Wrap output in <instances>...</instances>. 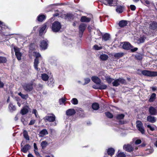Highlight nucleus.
Instances as JSON below:
<instances>
[{"label":"nucleus","mask_w":157,"mask_h":157,"mask_svg":"<svg viewBox=\"0 0 157 157\" xmlns=\"http://www.w3.org/2000/svg\"><path fill=\"white\" fill-rule=\"evenodd\" d=\"M147 128H150L151 130V131H153L155 129L153 127H152L150 125L148 124L147 126Z\"/></svg>","instance_id":"58"},{"label":"nucleus","mask_w":157,"mask_h":157,"mask_svg":"<svg viewBox=\"0 0 157 157\" xmlns=\"http://www.w3.org/2000/svg\"><path fill=\"white\" fill-rule=\"evenodd\" d=\"M18 94L19 96H20L22 99H26L29 97L28 94H22L21 92L19 93Z\"/></svg>","instance_id":"38"},{"label":"nucleus","mask_w":157,"mask_h":157,"mask_svg":"<svg viewBox=\"0 0 157 157\" xmlns=\"http://www.w3.org/2000/svg\"><path fill=\"white\" fill-rule=\"evenodd\" d=\"M92 80L97 84H100L101 83V80L96 76H92L91 78Z\"/></svg>","instance_id":"15"},{"label":"nucleus","mask_w":157,"mask_h":157,"mask_svg":"<svg viewBox=\"0 0 157 157\" xmlns=\"http://www.w3.org/2000/svg\"><path fill=\"white\" fill-rule=\"evenodd\" d=\"M37 150H34V153L37 156H40V155L39 153L37 151Z\"/></svg>","instance_id":"63"},{"label":"nucleus","mask_w":157,"mask_h":157,"mask_svg":"<svg viewBox=\"0 0 157 157\" xmlns=\"http://www.w3.org/2000/svg\"><path fill=\"white\" fill-rule=\"evenodd\" d=\"M21 151L24 153H26L30 149L31 146L29 144H27L23 146L22 143L21 144Z\"/></svg>","instance_id":"10"},{"label":"nucleus","mask_w":157,"mask_h":157,"mask_svg":"<svg viewBox=\"0 0 157 157\" xmlns=\"http://www.w3.org/2000/svg\"><path fill=\"white\" fill-rule=\"evenodd\" d=\"M48 134V132L46 129H44L40 132L39 135L40 137H43Z\"/></svg>","instance_id":"22"},{"label":"nucleus","mask_w":157,"mask_h":157,"mask_svg":"<svg viewBox=\"0 0 157 157\" xmlns=\"http://www.w3.org/2000/svg\"><path fill=\"white\" fill-rule=\"evenodd\" d=\"M21 121L24 125H26L27 124V121L25 120L23 117H21Z\"/></svg>","instance_id":"53"},{"label":"nucleus","mask_w":157,"mask_h":157,"mask_svg":"<svg viewBox=\"0 0 157 157\" xmlns=\"http://www.w3.org/2000/svg\"><path fill=\"white\" fill-rule=\"evenodd\" d=\"M156 98V94L155 93H152L150 96L148 101L150 102H152L155 100Z\"/></svg>","instance_id":"25"},{"label":"nucleus","mask_w":157,"mask_h":157,"mask_svg":"<svg viewBox=\"0 0 157 157\" xmlns=\"http://www.w3.org/2000/svg\"><path fill=\"white\" fill-rule=\"evenodd\" d=\"M154 151V150L153 148L150 147V148H148L146 150L145 153L147 155H149L152 153Z\"/></svg>","instance_id":"40"},{"label":"nucleus","mask_w":157,"mask_h":157,"mask_svg":"<svg viewBox=\"0 0 157 157\" xmlns=\"http://www.w3.org/2000/svg\"><path fill=\"white\" fill-rule=\"evenodd\" d=\"M35 59H39V58L41 57V56L40 54L38 53H35Z\"/></svg>","instance_id":"55"},{"label":"nucleus","mask_w":157,"mask_h":157,"mask_svg":"<svg viewBox=\"0 0 157 157\" xmlns=\"http://www.w3.org/2000/svg\"><path fill=\"white\" fill-rule=\"evenodd\" d=\"M124 55V53L122 52H119L115 53L114 55V57L117 59H118L123 56Z\"/></svg>","instance_id":"33"},{"label":"nucleus","mask_w":157,"mask_h":157,"mask_svg":"<svg viewBox=\"0 0 157 157\" xmlns=\"http://www.w3.org/2000/svg\"><path fill=\"white\" fill-rule=\"evenodd\" d=\"M43 86L41 84H38L36 87V89L37 90H41L43 88Z\"/></svg>","instance_id":"49"},{"label":"nucleus","mask_w":157,"mask_h":157,"mask_svg":"<svg viewBox=\"0 0 157 157\" xmlns=\"http://www.w3.org/2000/svg\"><path fill=\"white\" fill-rule=\"evenodd\" d=\"M145 40V38L144 37L141 36L140 37V38L137 39V43L138 44L143 43L144 42Z\"/></svg>","instance_id":"35"},{"label":"nucleus","mask_w":157,"mask_h":157,"mask_svg":"<svg viewBox=\"0 0 157 157\" xmlns=\"http://www.w3.org/2000/svg\"><path fill=\"white\" fill-rule=\"evenodd\" d=\"M46 18V16L44 14H40L37 17V20L39 22H43Z\"/></svg>","instance_id":"19"},{"label":"nucleus","mask_w":157,"mask_h":157,"mask_svg":"<svg viewBox=\"0 0 157 157\" xmlns=\"http://www.w3.org/2000/svg\"><path fill=\"white\" fill-rule=\"evenodd\" d=\"M41 77L42 79L45 81H48L49 78V76L46 74H43L41 75Z\"/></svg>","instance_id":"31"},{"label":"nucleus","mask_w":157,"mask_h":157,"mask_svg":"<svg viewBox=\"0 0 157 157\" xmlns=\"http://www.w3.org/2000/svg\"><path fill=\"white\" fill-rule=\"evenodd\" d=\"M99 85V90L105 89L107 87V86L102 83H100Z\"/></svg>","instance_id":"39"},{"label":"nucleus","mask_w":157,"mask_h":157,"mask_svg":"<svg viewBox=\"0 0 157 157\" xmlns=\"http://www.w3.org/2000/svg\"><path fill=\"white\" fill-rule=\"evenodd\" d=\"M130 8L131 10L133 11L135 10L136 9V6L134 5H131Z\"/></svg>","instance_id":"59"},{"label":"nucleus","mask_w":157,"mask_h":157,"mask_svg":"<svg viewBox=\"0 0 157 157\" xmlns=\"http://www.w3.org/2000/svg\"><path fill=\"white\" fill-rule=\"evenodd\" d=\"M7 59L6 57L0 56V63H5Z\"/></svg>","instance_id":"44"},{"label":"nucleus","mask_w":157,"mask_h":157,"mask_svg":"<svg viewBox=\"0 0 157 157\" xmlns=\"http://www.w3.org/2000/svg\"><path fill=\"white\" fill-rule=\"evenodd\" d=\"M71 103L75 105H77L78 103V101L76 98H73L71 101Z\"/></svg>","instance_id":"46"},{"label":"nucleus","mask_w":157,"mask_h":157,"mask_svg":"<svg viewBox=\"0 0 157 157\" xmlns=\"http://www.w3.org/2000/svg\"><path fill=\"white\" fill-rule=\"evenodd\" d=\"M128 24L127 21L125 20H121L119 21L118 25L121 27H123L126 26Z\"/></svg>","instance_id":"29"},{"label":"nucleus","mask_w":157,"mask_h":157,"mask_svg":"<svg viewBox=\"0 0 157 157\" xmlns=\"http://www.w3.org/2000/svg\"><path fill=\"white\" fill-rule=\"evenodd\" d=\"M122 48L123 49L126 50H129L131 48H132L131 44L128 42H125L122 45Z\"/></svg>","instance_id":"20"},{"label":"nucleus","mask_w":157,"mask_h":157,"mask_svg":"<svg viewBox=\"0 0 157 157\" xmlns=\"http://www.w3.org/2000/svg\"><path fill=\"white\" fill-rule=\"evenodd\" d=\"M105 115L109 118H112L113 117V114L109 112H107L105 113Z\"/></svg>","instance_id":"45"},{"label":"nucleus","mask_w":157,"mask_h":157,"mask_svg":"<svg viewBox=\"0 0 157 157\" xmlns=\"http://www.w3.org/2000/svg\"><path fill=\"white\" fill-rule=\"evenodd\" d=\"M126 155L124 152H120L118 154L117 157H125Z\"/></svg>","instance_id":"52"},{"label":"nucleus","mask_w":157,"mask_h":157,"mask_svg":"<svg viewBox=\"0 0 157 157\" xmlns=\"http://www.w3.org/2000/svg\"><path fill=\"white\" fill-rule=\"evenodd\" d=\"M43 119L46 122H53L55 121L56 117L53 114H49L45 117Z\"/></svg>","instance_id":"7"},{"label":"nucleus","mask_w":157,"mask_h":157,"mask_svg":"<svg viewBox=\"0 0 157 157\" xmlns=\"http://www.w3.org/2000/svg\"><path fill=\"white\" fill-rule=\"evenodd\" d=\"M48 41L47 39L42 40L40 43V47L42 50H45L48 47Z\"/></svg>","instance_id":"9"},{"label":"nucleus","mask_w":157,"mask_h":157,"mask_svg":"<svg viewBox=\"0 0 157 157\" xmlns=\"http://www.w3.org/2000/svg\"><path fill=\"white\" fill-rule=\"evenodd\" d=\"M20 114H17L14 118V120L15 121H17L19 117Z\"/></svg>","instance_id":"64"},{"label":"nucleus","mask_w":157,"mask_h":157,"mask_svg":"<svg viewBox=\"0 0 157 157\" xmlns=\"http://www.w3.org/2000/svg\"><path fill=\"white\" fill-rule=\"evenodd\" d=\"M66 99L64 98H62L59 99V103L60 105L63 104L66 101Z\"/></svg>","instance_id":"54"},{"label":"nucleus","mask_w":157,"mask_h":157,"mask_svg":"<svg viewBox=\"0 0 157 157\" xmlns=\"http://www.w3.org/2000/svg\"><path fill=\"white\" fill-rule=\"evenodd\" d=\"M76 113L75 110L73 109H70L66 111V114L68 116H71L73 115Z\"/></svg>","instance_id":"14"},{"label":"nucleus","mask_w":157,"mask_h":157,"mask_svg":"<svg viewBox=\"0 0 157 157\" xmlns=\"http://www.w3.org/2000/svg\"><path fill=\"white\" fill-rule=\"evenodd\" d=\"M36 121L34 120H31L30 121L29 124V125H32Z\"/></svg>","instance_id":"60"},{"label":"nucleus","mask_w":157,"mask_h":157,"mask_svg":"<svg viewBox=\"0 0 157 157\" xmlns=\"http://www.w3.org/2000/svg\"><path fill=\"white\" fill-rule=\"evenodd\" d=\"M23 134L24 137L25 139L28 140H29V136L28 135V132L26 130H24Z\"/></svg>","instance_id":"36"},{"label":"nucleus","mask_w":157,"mask_h":157,"mask_svg":"<svg viewBox=\"0 0 157 157\" xmlns=\"http://www.w3.org/2000/svg\"><path fill=\"white\" fill-rule=\"evenodd\" d=\"M124 115L123 114H117L116 116L117 119L120 120L123 119L124 117Z\"/></svg>","instance_id":"43"},{"label":"nucleus","mask_w":157,"mask_h":157,"mask_svg":"<svg viewBox=\"0 0 157 157\" xmlns=\"http://www.w3.org/2000/svg\"><path fill=\"white\" fill-rule=\"evenodd\" d=\"M32 113L35 114L36 118H38L39 117L38 116L37 110L36 109H33L32 111Z\"/></svg>","instance_id":"48"},{"label":"nucleus","mask_w":157,"mask_h":157,"mask_svg":"<svg viewBox=\"0 0 157 157\" xmlns=\"http://www.w3.org/2000/svg\"><path fill=\"white\" fill-rule=\"evenodd\" d=\"M52 60H54V62H56V59L54 57H50L49 59L50 61V62H52Z\"/></svg>","instance_id":"61"},{"label":"nucleus","mask_w":157,"mask_h":157,"mask_svg":"<svg viewBox=\"0 0 157 157\" xmlns=\"http://www.w3.org/2000/svg\"><path fill=\"white\" fill-rule=\"evenodd\" d=\"M61 27L60 23L58 21H55L52 23L51 29L53 32H57L60 30Z\"/></svg>","instance_id":"2"},{"label":"nucleus","mask_w":157,"mask_h":157,"mask_svg":"<svg viewBox=\"0 0 157 157\" xmlns=\"http://www.w3.org/2000/svg\"><path fill=\"white\" fill-rule=\"evenodd\" d=\"M10 29L5 23L0 21V35L7 36L9 35Z\"/></svg>","instance_id":"1"},{"label":"nucleus","mask_w":157,"mask_h":157,"mask_svg":"<svg viewBox=\"0 0 157 157\" xmlns=\"http://www.w3.org/2000/svg\"><path fill=\"white\" fill-rule=\"evenodd\" d=\"M108 58V56L105 54H102L100 56V58L102 60H107Z\"/></svg>","instance_id":"42"},{"label":"nucleus","mask_w":157,"mask_h":157,"mask_svg":"<svg viewBox=\"0 0 157 157\" xmlns=\"http://www.w3.org/2000/svg\"><path fill=\"white\" fill-rule=\"evenodd\" d=\"M116 11L119 13H121L123 12V7L121 6H118L116 9Z\"/></svg>","instance_id":"37"},{"label":"nucleus","mask_w":157,"mask_h":157,"mask_svg":"<svg viewBox=\"0 0 157 157\" xmlns=\"http://www.w3.org/2000/svg\"><path fill=\"white\" fill-rule=\"evenodd\" d=\"M58 4H52L50 5H49L48 6H47V8H50L51 9H52V7L53 6H56L58 5Z\"/></svg>","instance_id":"56"},{"label":"nucleus","mask_w":157,"mask_h":157,"mask_svg":"<svg viewBox=\"0 0 157 157\" xmlns=\"http://www.w3.org/2000/svg\"><path fill=\"white\" fill-rule=\"evenodd\" d=\"M13 49L15 52V55L18 60L21 59V54L20 52L19 48L17 47H14Z\"/></svg>","instance_id":"11"},{"label":"nucleus","mask_w":157,"mask_h":157,"mask_svg":"<svg viewBox=\"0 0 157 157\" xmlns=\"http://www.w3.org/2000/svg\"><path fill=\"white\" fill-rule=\"evenodd\" d=\"M47 142L44 141H42L41 143V146L43 149L44 148L47 146Z\"/></svg>","instance_id":"47"},{"label":"nucleus","mask_w":157,"mask_h":157,"mask_svg":"<svg viewBox=\"0 0 157 157\" xmlns=\"http://www.w3.org/2000/svg\"><path fill=\"white\" fill-rule=\"evenodd\" d=\"M29 108L28 106H25L21 110L20 113L22 115L27 114L29 112Z\"/></svg>","instance_id":"18"},{"label":"nucleus","mask_w":157,"mask_h":157,"mask_svg":"<svg viewBox=\"0 0 157 157\" xmlns=\"http://www.w3.org/2000/svg\"><path fill=\"white\" fill-rule=\"evenodd\" d=\"M87 26L86 24L84 23H82L79 26V32L81 33H83Z\"/></svg>","instance_id":"17"},{"label":"nucleus","mask_w":157,"mask_h":157,"mask_svg":"<svg viewBox=\"0 0 157 157\" xmlns=\"http://www.w3.org/2000/svg\"><path fill=\"white\" fill-rule=\"evenodd\" d=\"M141 140H137L135 141V144H138L141 143Z\"/></svg>","instance_id":"62"},{"label":"nucleus","mask_w":157,"mask_h":157,"mask_svg":"<svg viewBox=\"0 0 157 157\" xmlns=\"http://www.w3.org/2000/svg\"><path fill=\"white\" fill-rule=\"evenodd\" d=\"M47 28V25L46 24L43 25L39 31V33L40 35H42L44 33H45L46 31L45 30Z\"/></svg>","instance_id":"24"},{"label":"nucleus","mask_w":157,"mask_h":157,"mask_svg":"<svg viewBox=\"0 0 157 157\" xmlns=\"http://www.w3.org/2000/svg\"><path fill=\"white\" fill-rule=\"evenodd\" d=\"M110 37V35L109 34L106 33L102 35V40L106 41L109 40Z\"/></svg>","instance_id":"26"},{"label":"nucleus","mask_w":157,"mask_h":157,"mask_svg":"<svg viewBox=\"0 0 157 157\" xmlns=\"http://www.w3.org/2000/svg\"><path fill=\"white\" fill-rule=\"evenodd\" d=\"M24 90L27 92L31 91L33 89V84L31 83H25L22 85Z\"/></svg>","instance_id":"4"},{"label":"nucleus","mask_w":157,"mask_h":157,"mask_svg":"<svg viewBox=\"0 0 157 157\" xmlns=\"http://www.w3.org/2000/svg\"><path fill=\"white\" fill-rule=\"evenodd\" d=\"M99 105L97 103H94L92 104V107L94 110H97L99 108Z\"/></svg>","instance_id":"34"},{"label":"nucleus","mask_w":157,"mask_h":157,"mask_svg":"<svg viewBox=\"0 0 157 157\" xmlns=\"http://www.w3.org/2000/svg\"><path fill=\"white\" fill-rule=\"evenodd\" d=\"M39 59H35L34 62V66L35 69L37 71L40 70V68L38 67V64L39 63Z\"/></svg>","instance_id":"23"},{"label":"nucleus","mask_w":157,"mask_h":157,"mask_svg":"<svg viewBox=\"0 0 157 157\" xmlns=\"http://www.w3.org/2000/svg\"><path fill=\"white\" fill-rule=\"evenodd\" d=\"M148 111L151 115H155L157 114V110L153 106H150Z\"/></svg>","instance_id":"13"},{"label":"nucleus","mask_w":157,"mask_h":157,"mask_svg":"<svg viewBox=\"0 0 157 157\" xmlns=\"http://www.w3.org/2000/svg\"><path fill=\"white\" fill-rule=\"evenodd\" d=\"M105 78L108 83L109 84L110 83L113 81L114 80L113 79L110 78L109 76H106L105 77Z\"/></svg>","instance_id":"41"},{"label":"nucleus","mask_w":157,"mask_h":157,"mask_svg":"<svg viewBox=\"0 0 157 157\" xmlns=\"http://www.w3.org/2000/svg\"><path fill=\"white\" fill-rule=\"evenodd\" d=\"M141 73L144 75L148 77L157 76V71H150L147 70H144L141 71Z\"/></svg>","instance_id":"3"},{"label":"nucleus","mask_w":157,"mask_h":157,"mask_svg":"<svg viewBox=\"0 0 157 157\" xmlns=\"http://www.w3.org/2000/svg\"><path fill=\"white\" fill-rule=\"evenodd\" d=\"M94 48L95 50H100L102 49V48L101 46H98L97 45H94L93 47Z\"/></svg>","instance_id":"51"},{"label":"nucleus","mask_w":157,"mask_h":157,"mask_svg":"<svg viewBox=\"0 0 157 157\" xmlns=\"http://www.w3.org/2000/svg\"><path fill=\"white\" fill-rule=\"evenodd\" d=\"M136 127L140 131L142 134H144L145 130L143 126V124L141 121H137L136 122Z\"/></svg>","instance_id":"8"},{"label":"nucleus","mask_w":157,"mask_h":157,"mask_svg":"<svg viewBox=\"0 0 157 157\" xmlns=\"http://www.w3.org/2000/svg\"><path fill=\"white\" fill-rule=\"evenodd\" d=\"M147 120L149 122L151 123H154L156 122V118L155 117L149 115L147 116Z\"/></svg>","instance_id":"16"},{"label":"nucleus","mask_w":157,"mask_h":157,"mask_svg":"<svg viewBox=\"0 0 157 157\" xmlns=\"http://www.w3.org/2000/svg\"><path fill=\"white\" fill-rule=\"evenodd\" d=\"M84 81L85 82L83 84V85H85L88 83L90 82V80L89 78H86L84 79Z\"/></svg>","instance_id":"50"},{"label":"nucleus","mask_w":157,"mask_h":157,"mask_svg":"<svg viewBox=\"0 0 157 157\" xmlns=\"http://www.w3.org/2000/svg\"><path fill=\"white\" fill-rule=\"evenodd\" d=\"M126 83L125 80L122 78H119L118 79H115L114 82H113L112 84L113 86H117L120 84H124Z\"/></svg>","instance_id":"5"},{"label":"nucleus","mask_w":157,"mask_h":157,"mask_svg":"<svg viewBox=\"0 0 157 157\" xmlns=\"http://www.w3.org/2000/svg\"><path fill=\"white\" fill-rule=\"evenodd\" d=\"M123 147L124 149L128 152H131L134 150V147L131 144H125L123 146Z\"/></svg>","instance_id":"12"},{"label":"nucleus","mask_w":157,"mask_h":157,"mask_svg":"<svg viewBox=\"0 0 157 157\" xmlns=\"http://www.w3.org/2000/svg\"><path fill=\"white\" fill-rule=\"evenodd\" d=\"M91 19L90 18L87 17L85 16H82L81 17L80 21L82 22H88L90 21Z\"/></svg>","instance_id":"28"},{"label":"nucleus","mask_w":157,"mask_h":157,"mask_svg":"<svg viewBox=\"0 0 157 157\" xmlns=\"http://www.w3.org/2000/svg\"><path fill=\"white\" fill-rule=\"evenodd\" d=\"M106 5L114 6L117 5V1L116 0H98Z\"/></svg>","instance_id":"6"},{"label":"nucleus","mask_w":157,"mask_h":157,"mask_svg":"<svg viewBox=\"0 0 157 157\" xmlns=\"http://www.w3.org/2000/svg\"><path fill=\"white\" fill-rule=\"evenodd\" d=\"M9 108L10 111L11 112H13L16 110L15 106L13 105L11 103H10L9 105Z\"/></svg>","instance_id":"32"},{"label":"nucleus","mask_w":157,"mask_h":157,"mask_svg":"<svg viewBox=\"0 0 157 157\" xmlns=\"http://www.w3.org/2000/svg\"><path fill=\"white\" fill-rule=\"evenodd\" d=\"M54 79L52 78H50L49 81L47 82L48 86L51 87H53L54 86Z\"/></svg>","instance_id":"27"},{"label":"nucleus","mask_w":157,"mask_h":157,"mask_svg":"<svg viewBox=\"0 0 157 157\" xmlns=\"http://www.w3.org/2000/svg\"><path fill=\"white\" fill-rule=\"evenodd\" d=\"M92 87L93 88L95 89H99V85H94Z\"/></svg>","instance_id":"57"},{"label":"nucleus","mask_w":157,"mask_h":157,"mask_svg":"<svg viewBox=\"0 0 157 157\" xmlns=\"http://www.w3.org/2000/svg\"><path fill=\"white\" fill-rule=\"evenodd\" d=\"M150 28L153 30L157 29V22L155 21H153L150 25Z\"/></svg>","instance_id":"21"},{"label":"nucleus","mask_w":157,"mask_h":157,"mask_svg":"<svg viewBox=\"0 0 157 157\" xmlns=\"http://www.w3.org/2000/svg\"><path fill=\"white\" fill-rule=\"evenodd\" d=\"M115 152L114 149L112 147L108 148L107 150V152L109 155L112 156L114 154Z\"/></svg>","instance_id":"30"}]
</instances>
